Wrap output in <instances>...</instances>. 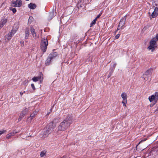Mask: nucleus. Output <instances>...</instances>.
Listing matches in <instances>:
<instances>
[{"mask_svg": "<svg viewBox=\"0 0 158 158\" xmlns=\"http://www.w3.org/2000/svg\"><path fill=\"white\" fill-rule=\"evenodd\" d=\"M73 118L72 116H67L58 127V130L59 131H64L67 129L73 123Z\"/></svg>", "mask_w": 158, "mask_h": 158, "instance_id": "f257e3e1", "label": "nucleus"}, {"mask_svg": "<svg viewBox=\"0 0 158 158\" xmlns=\"http://www.w3.org/2000/svg\"><path fill=\"white\" fill-rule=\"evenodd\" d=\"M126 19L127 16L125 15V16L123 17L120 19L119 22L118 28L115 31V34H116V32L118 30L120 29L122 30L124 28V25L125 24Z\"/></svg>", "mask_w": 158, "mask_h": 158, "instance_id": "f03ea898", "label": "nucleus"}, {"mask_svg": "<svg viewBox=\"0 0 158 158\" xmlns=\"http://www.w3.org/2000/svg\"><path fill=\"white\" fill-rule=\"evenodd\" d=\"M48 43V42L47 38H44L42 40L40 44V48L41 50L44 53L45 52L46 50Z\"/></svg>", "mask_w": 158, "mask_h": 158, "instance_id": "7ed1b4c3", "label": "nucleus"}, {"mask_svg": "<svg viewBox=\"0 0 158 158\" xmlns=\"http://www.w3.org/2000/svg\"><path fill=\"white\" fill-rule=\"evenodd\" d=\"M148 14L153 18L156 17L158 15V8L155 7L154 10L153 8L150 9Z\"/></svg>", "mask_w": 158, "mask_h": 158, "instance_id": "20e7f679", "label": "nucleus"}, {"mask_svg": "<svg viewBox=\"0 0 158 158\" xmlns=\"http://www.w3.org/2000/svg\"><path fill=\"white\" fill-rule=\"evenodd\" d=\"M28 111V110L27 108H25L20 113L19 116V121H20L22 119L24 116L26 114Z\"/></svg>", "mask_w": 158, "mask_h": 158, "instance_id": "39448f33", "label": "nucleus"}, {"mask_svg": "<svg viewBox=\"0 0 158 158\" xmlns=\"http://www.w3.org/2000/svg\"><path fill=\"white\" fill-rule=\"evenodd\" d=\"M46 129H47V130L48 131V132L51 133L53 131V129L54 128V127L53 126V123H49L48 126L45 127Z\"/></svg>", "mask_w": 158, "mask_h": 158, "instance_id": "423d86ee", "label": "nucleus"}, {"mask_svg": "<svg viewBox=\"0 0 158 158\" xmlns=\"http://www.w3.org/2000/svg\"><path fill=\"white\" fill-rule=\"evenodd\" d=\"M148 99L151 102L154 100L157 101L158 99V92H156L154 95H152L151 96L149 97Z\"/></svg>", "mask_w": 158, "mask_h": 158, "instance_id": "0eeeda50", "label": "nucleus"}, {"mask_svg": "<svg viewBox=\"0 0 158 158\" xmlns=\"http://www.w3.org/2000/svg\"><path fill=\"white\" fill-rule=\"evenodd\" d=\"M22 4V1L20 0H17L16 1L12 2V6L14 7H20Z\"/></svg>", "mask_w": 158, "mask_h": 158, "instance_id": "6e6552de", "label": "nucleus"}, {"mask_svg": "<svg viewBox=\"0 0 158 158\" xmlns=\"http://www.w3.org/2000/svg\"><path fill=\"white\" fill-rule=\"evenodd\" d=\"M43 75L41 73H39V76L38 77H33L32 80L34 82L38 81L39 80H40V82L41 80L42 81L43 78Z\"/></svg>", "mask_w": 158, "mask_h": 158, "instance_id": "1a4fd4ad", "label": "nucleus"}, {"mask_svg": "<svg viewBox=\"0 0 158 158\" xmlns=\"http://www.w3.org/2000/svg\"><path fill=\"white\" fill-rule=\"evenodd\" d=\"M50 134V133L48 132V131L47 130V129L44 128L41 133L40 136L42 138H45L47 137Z\"/></svg>", "mask_w": 158, "mask_h": 158, "instance_id": "9d476101", "label": "nucleus"}, {"mask_svg": "<svg viewBox=\"0 0 158 158\" xmlns=\"http://www.w3.org/2000/svg\"><path fill=\"white\" fill-rule=\"evenodd\" d=\"M38 112L36 111H34L33 112L31 113L29 117L27 119V121L29 123H30L32 119L34 118L35 115H36L37 114Z\"/></svg>", "mask_w": 158, "mask_h": 158, "instance_id": "9b49d317", "label": "nucleus"}, {"mask_svg": "<svg viewBox=\"0 0 158 158\" xmlns=\"http://www.w3.org/2000/svg\"><path fill=\"white\" fill-rule=\"evenodd\" d=\"M31 34L35 39H36L38 38V36L37 35L35 31V30L32 27H31Z\"/></svg>", "mask_w": 158, "mask_h": 158, "instance_id": "f8f14e48", "label": "nucleus"}, {"mask_svg": "<svg viewBox=\"0 0 158 158\" xmlns=\"http://www.w3.org/2000/svg\"><path fill=\"white\" fill-rule=\"evenodd\" d=\"M57 54L56 52H52L48 56V57L50 58L51 59L54 58L56 57L57 56Z\"/></svg>", "mask_w": 158, "mask_h": 158, "instance_id": "ddd939ff", "label": "nucleus"}, {"mask_svg": "<svg viewBox=\"0 0 158 158\" xmlns=\"http://www.w3.org/2000/svg\"><path fill=\"white\" fill-rule=\"evenodd\" d=\"M25 39H27L28 38L29 36V28H26L25 29Z\"/></svg>", "mask_w": 158, "mask_h": 158, "instance_id": "4468645a", "label": "nucleus"}, {"mask_svg": "<svg viewBox=\"0 0 158 158\" xmlns=\"http://www.w3.org/2000/svg\"><path fill=\"white\" fill-rule=\"evenodd\" d=\"M155 39H153V38L152 39L150 42V45L156 47V40H154Z\"/></svg>", "mask_w": 158, "mask_h": 158, "instance_id": "2eb2a0df", "label": "nucleus"}, {"mask_svg": "<svg viewBox=\"0 0 158 158\" xmlns=\"http://www.w3.org/2000/svg\"><path fill=\"white\" fill-rule=\"evenodd\" d=\"M16 133H17V132H15V131H12L10 133L7 135L6 138L9 139L11 136L14 135Z\"/></svg>", "mask_w": 158, "mask_h": 158, "instance_id": "dca6fc26", "label": "nucleus"}, {"mask_svg": "<svg viewBox=\"0 0 158 158\" xmlns=\"http://www.w3.org/2000/svg\"><path fill=\"white\" fill-rule=\"evenodd\" d=\"M121 97L123 101H127V94L125 92L121 94Z\"/></svg>", "mask_w": 158, "mask_h": 158, "instance_id": "f3484780", "label": "nucleus"}, {"mask_svg": "<svg viewBox=\"0 0 158 158\" xmlns=\"http://www.w3.org/2000/svg\"><path fill=\"white\" fill-rule=\"evenodd\" d=\"M17 30L18 28H13L11 31V32H10L9 33V35H10L11 36H12L13 35H14V34L17 31Z\"/></svg>", "mask_w": 158, "mask_h": 158, "instance_id": "a211bd4d", "label": "nucleus"}, {"mask_svg": "<svg viewBox=\"0 0 158 158\" xmlns=\"http://www.w3.org/2000/svg\"><path fill=\"white\" fill-rule=\"evenodd\" d=\"M54 16V11L53 10L52 12H50L49 13V16H48V19L50 20L52 19Z\"/></svg>", "mask_w": 158, "mask_h": 158, "instance_id": "6ab92c4d", "label": "nucleus"}, {"mask_svg": "<svg viewBox=\"0 0 158 158\" xmlns=\"http://www.w3.org/2000/svg\"><path fill=\"white\" fill-rule=\"evenodd\" d=\"M36 7V5L33 3H30L28 5V7L31 9H35Z\"/></svg>", "mask_w": 158, "mask_h": 158, "instance_id": "aec40b11", "label": "nucleus"}, {"mask_svg": "<svg viewBox=\"0 0 158 158\" xmlns=\"http://www.w3.org/2000/svg\"><path fill=\"white\" fill-rule=\"evenodd\" d=\"M52 60V59H51L50 58L48 57L47 59L46 60L45 62V65H49V64L51 63V61Z\"/></svg>", "mask_w": 158, "mask_h": 158, "instance_id": "412c9836", "label": "nucleus"}, {"mask_svg": "<svg viewBox=\"0 0 158 158\" xmlns=\"http://www.w3.org/2000/svg\"><path fill=\"white\" fill-rule=\"evenodd\" d=\"M7 22V19H3L2 22V23H0V26L1 27H2Z\"/></svg>", "mask_w": 158, "mask_h": 158, "instance_id": "4be33fe9", "label": "nucleus"}, {"mask_svg": "<svg viewBox=\"0 0 158 158\" xmlns=\"http://www.w3.org/2000/svg\"><path fill=\"white\" fill-rule=\"evenodd\" d=\"M156 47L150 45L148 48V49L149 51H151V52H153Z\"/></svg>", "mask_w": 158, "mask_h": 158, "instance_id": "5701e85b", "label": "nucleus"}, {"mask_svg": "<svg viewBox=\"0 0 158 158\" xmlns=\"http://www.w3.org/2000/svg\"><path fill=\"white\" fill-rule=\"evenodd\" d=\"M150 74V72L149 70H147V71L144 73L143 76H148Z\"/></svg>", "mask_w": 158, "mask_h": 158, "instance_id": "b1692460", "label": "nucleus"}, {"mask_svg": "<svg viewBox=\"0 0 158 158\" xmlns=\"http://www.w3.org/2000/svg\"><path fill=\"white\" fill-rule=\"evenodd\" d=\"M96 21L97 20H96V19H94L90 24V27H92L93 25H94L96 23Z\"/></svg>", "mask_w": 158, "mask_h": 158, "instance_id": "393cba45", "label": "nucleus"}, {"mask_svg": "<svg viewBox=\"0 0 158 158\" xmlns=\"http://www.w3.org/2000/svg\"><path fill=\"white\" fill-rule=\"evenodd\" d=\"M10 10L12 11L14 13H15L16 11V10L15 8H12L11 7L10 8Z\"/></svg>", "mask_w": 158, "mask_h": 158, "instance_id": "a878e982", "label": "nucleus"}, {"mask_svg": "<svg viewBox=\"0 0 158 158\" xmlns=\"http://www.w3.org/2000/svg\"><path fill=\"white\" fill-rule=\"evenodd\" d=\"M12 36L10 35H9V34L6 36V38L8 40H10Z\"/></svg>", "mask_w": 158, "mask_h": 158, "instance_id": "bb28decb", "label": "nucleus"}, {"mask_svg": "<svg viewBox=\"0 0 158 158\" xmlns=\"http://www.w3.org/2000/svg\"><path fill=\"white\" fill-rule=\"evenodd\" d=\"M46 154V152L44 151H42L41 152L40 156L41 157H43Z\"/></svg>", "mask_w": 158, "mask_h": 158, "instance_id": "cd10ccee", "label": "nucleus"}, {"mask_svg": "<svg viewBox=\"0 0 158 158\" xmlns=\"http://www.w3.org/2000/svg\"><path fill=\"white\" fill-rule=\"evenodd\" d=\"M122 103L123 104V106H126V104L127 103V101H123Z\"/></svg>", "mask_w": 158, "mask_h": 158, "instance_id": "c85d7f7f", "label": "nucleus"}, {"mask_svg": "<svg viewBox=\"0 0 158 158\" xmlns=\"http://www.w3.org/2000/svg\"><path fill=\"white\" fill-rule=\"evenodd\" d=\"M113 70H111L110 72L109 73V74L108 75V78H109L112 75V73H113Z\"/></svg>", "mask_w": 158, "mask_h": 158, "instance_id": "c756f323", "label": "nucleus"}, {"mask_svg": "<svg viewBox=\"0 0 158 158\" xmlns=\"http://www.w3.org/2000/svg\"><path fill=\"white\" fill-rule=\"evenodd\" d=\"M6 131V130H3L1 131H0V135H1L3 133H4Z\"/></svg>", "mask_w": 158, "mask_h": 158, "instance_id": "7c9ffc66", "label": "nucleus"}, {"mask_svg": "<svg viewBox=\"0 0 158 158\" xmlns=\"http://www.w3.org/2000/svg\"><path fill=\"white\" fill-rule=\"evenodd\" d=\"M153 39H155L154 40H156V41H158V34L156 35V37L153 38Z\"/></svg>", "mask_w": 158, "mask_h": 158, "instance_id": "2f4dec72", "label": "nucleus"}, {"mask_svg": "<svg viewBox=\"0 0 158 158\" xmlns=\"http://www.w3.org/2000/svg\"><path fill=\"white\" fill-rule=\"evenodd\" d=\"M120 35V34H119L116 35L115 36V39H118Z\"/></svg>", "mask_w": 158, "mask_h": 158, "instance_id": "473e14b6", "label": "nucleus"}, {"mask_svg": "<svg viewBox=\"0 0 158 158\" xmlns=\"http://www.w3.org/2000/svg\"><path fill=\"white\" fill-rule=\"evenodd\" d=\"M31 86L33 89L34 90L35 89V87L34 85L33 84H31Z\"/></svg>", "mask_w": 158, "mask_h": 158, "instance_id": "72a5a7b5", "label": "nucleus"}, {"mask_svg": "<svg viewBox=\"0 0 158 158\" xmlns=\"http://www.w3.org/2000/svg\"><path fill=\"white\" fill-rule=\"evenodd\" d=\"M158 112V107H157V108L154 110V113H157Z\"/></svg>", "mask_w": 158, "mask_h": 158, "instance_id": "f704fd0d", "label": "nucleus"}, {"mask_svg": "<svg viewBox=\"0 0 158 158\" xmlns=\"http://www.w3.org/2000/svg\"><path fill=\"white\" fill-rule=\"evenodd\" d=\"M146 139H142V140H141L140 141V142H139V143H141L143 142V141H145L146 140Z\"/></svg>", "mask_w": 158, "mask_h": 158, "instance_id": "c9c22d12", "label": "nucleus"}, {"mask_svg": "<svg viewBox=\"0 0 158 158\" xmlns=\"http://www.w3.org/2000/svg\"><path fill=\"white\" fill-rule=\"evenodd\" d=\"M101 15L100 14H99V15H98L96 17V18L95 19H96V20H97V19H98V18H99V17Z\"/></svg>", "mask_w": 158, "mask_h": 158, "instance_id": "e433bc0d", "label": "nucleus"}, {"mask_svg": "<svg viewBox=\"0 0 158 158\" xmlns=\"http://www.w3.org/2000/svg\"><path fill=\"white\" fill-rule=\"evenodd\" d=\"M28 83V81L26 80L25 81L23 82V84L25 85H26Z\"/></svg>", "mask_w": 158, "mask_h": 158, "instance_id": "4c0bfd02", "label": "nucleus"}, {"mask_svg": "<svg viewBox=\"0 0 158 158\" xmlns=\"http://www.w3.org/2000/svg\"><path fill=\"white\" fill-rule=\"evenodd\" d=\"M116 65V63H114L113 64V68H114Z\"/></svg>", "mask_w": 158, "mask_h": 158, "instance_id": "58836bf2", "label": "nucleus"}, {"mask_svg": "<svg viewBox=\"0 0 158 158\" xmlns=\"http://www.w3.org/2000/svg\"><path fill=\"white\" fill-rule=\"evenodd\" d=\"M23 94V92H21L20 93V94L21 96H22Z\"/></svg>", "mask_w": 158, "mask_h": 158, "instance_id": "ea45409f", "label": "nucleus"}, {"mask_svg": "<svg viewBox=\"0 0 158 158\" xmlns=\"http://www.w3.org/2000/svg\"><path fill=\"white\" fill-rule=\"evenodd\" d=\"M25 91H23V93H25Z\"/></svg>", "mask_w": 158, "mask_h": 158, "instance_id": "a19ab883", "label": "nucleus"}, {"mask_svg": "<svg viewBox=\"0 0 158 158\" xmlns=\"http://www.w3.org/2000/svg\"><path fill=\"white\" fill-rule=\"evenodd\" d=\"M26 0V1H29V0Z\"/></svg>", "mask_w": 158, "mask_h": 158, "instance_id": "79ce46f5", "label": "nucleus"}, {"mask_svg": "<svg viewBox=\"0 0 158 158\" xmlns=\"http://www.w3.org/2000/svg\"><path fill=\"white\" fill-rule=\"evenodd\" d=\"M2 28L0 26V29Z\"/></svg>", "mask_w": 158, "mask_h": 158, "instance_id": "37998d69", "label": "nucleus"}]
</instances>
